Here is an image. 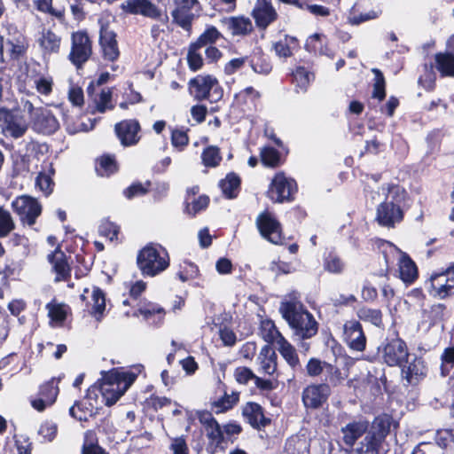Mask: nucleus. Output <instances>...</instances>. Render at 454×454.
I'll return each mask as SVG.
<instances>
[{"instance_id": "nucleus-1", "label": "nucleus", "mask_w": 454, "mask_h": 454, "mask_svg": "<svg viewBox=\"0 0 454 454\" xmlns=\"http://www.w3.org/2000/svg\"><path fill=\"white\" fill-rule=\"evenodd\" d=\"M279 312L293 330L294 341L305 352L310 348L306 340L314 337L318 331V323L296 299L290 298L280 303Z\"/></svg>"}, {"instance_id": "nucleus-2", "label": "nucleus", "mask_w": 454, "mask_h": 454, "mask_svg": "<svg viewBox=\"0 0 454 454\" xmlns=\"http://www.w3.org/2000/svg\"><path fill=\"white\" fill-rule=\"evenodd\" d=\"M392 418L389 415L382 414L376 417L363 441L349 451V454H379L382 442L390 432Z\"/></svg>"}, {"instance_id": "nucleus-3", "label": "nucleus", "mask_w": 454, "mask_h": 454, "mask_svg": "<svg viewBox=\"0 0 454 454\" xmlns=\"http://www.w3.org/2000/svg\"><path fill=\"white\" fill-rule=\"evenodd\" d=\"M387 191L386 200L378 207L376 219L382 226L394 227L403 218L401 203L404 200L406 192L396 185L388 187Z\"/></svg>"}, {"instance_id": "nucleus-4", "label": "nucleus", "mask_w": 454, "mask_h": 454, "mask_svg": "<svg viewBox=\"0 0 454 454\" xmlns=\"http://www.w3.org/2000/svg\"><path fill=\"white\" fill-rule=\"evenodd\" d=\"M103 374V385L100 387L104 396L106 398V406L114 404L127 391L136 380V374L132 372H118L114 370Z\"/></svg>"}, {"instance_id": "nucleus-5", "label": "nucleus", "mask_w": 454, "mask_h": 454, "mask_svg": "<svg viewBox=\"0 0 454 454\" xmlns=\"http://www.w3.org/2000/svg\"><path fill=\"white\" fill-rule=\"evenodd\" d=\"M137 265L144 276L154 277L169 265L167 254L161 255L153 246H146L137 255Z\"/></svg>"}, {"instance_id": "nucleus-6", "label": "nucleus", "mask_w": 454, "mask_h": 454, "mask_svg": "<svg viewBox=\"0 0 454 454\" xmlns=\"http://www.w3.org/2000/svg\"><path fill=\"white\" fill-rule=\"evenodd\" d=\"M190 93L198 101L207 98L215 102L222 98L223 92L219 87L218 81L212 75H198L189 82Z\"/></svg>"}, {"instance_id": "nucleus-7", "label": "nucleus", "mask_w": 454, "mask_h": 454, "mask_svg": "<svg viewBox=\"0 0 454 454\" xmlns=\"http://www.w3.org/2000/svg\"><path fill=\"white\" fill-rule=\"evenodd\" d=\"M121 8L128 13L140 14L164 25L168 22V14L150 0H125Z\"/></svg>"}, {"instance_id": "nucleus-8", "label": "nucleus", "mask_w": 454, "mask_h": 454, "mask_svg": "<svg viewBox=\"0 0 454 454\" xmlns=\"http://www.w3.org/2000/svg\"><path fill=\"white\" fill-rule=\"evenodd\" d=\"M13 211L18 215L22 224L33 226L42 213V206L31 196L22 195L12 202Z\"/></svg>"}, {"instance_id": "nucleus-9", "label": "nucleus", "mask_w": 454, "mask_h": 454, "mask_svg": "<svg viewBox=\"0 0 454 454\" xmlns=\"http://www.w3.org/2000/svg\"><path fill=\"white\" fill-rule=\"evenodd\" d=\"M380 352L383 361L389 366H403L410 356L406 343L398 337L387 340Z\"/></svg>"}, {"instance_id": "nucleus-10", "label": "nucleus", "mask_w": 454, "mask_h": 454, "mask_svg": "<svg viewBox=\"0 0 454 454\" xmlns=\"http://www.w3.org/2000/svg\"><path fill=\"white\" fill-rule=\"evenodd\" d=\"M295 192V181L286 177L283 173H278L271 181L268 197L274 202L283 203L293 200V194Z\"/></svg>"}, {"instance_id": "nucleus-11", "label": "nucleus", "mask_w": 454, "mask_h": 454, "mask_svg": "<svg viewBox=\"0 0 454 454\" xmlns=\"http://www.w3.org/2000/svg\"><path fill=\"white\" fill-rule=\"evenodd\" d=\"M92 46L89 35L85 32H75L72 35V47L69 59L77 67H81L91 56Z\"/></svg>"}, {"instance_id": "nucleus-12", "label": "nucleus", "mask_w": 454, "mask_h": 454, "mask_svg": "<svg viewBox=\"0 0 454 454\" xmlns=\"http://www.w3.org/2000/svg\"><path fill=\"white\" fill-rule=\"evenodd\" d=\"M99 45L102 57L107 61H115L120 56V51L116 40V34L110 28L109 23L103 19L99 20Z\"/></svg>"}, {"instance_id": "nucleus-13", "label": "nucleus", "mask_w": 454, "mask_h": 454, "mask_svg": "<svg viewBox=\"0 0 454 454\" xmlns=\"http://www.w3.org/2000/svg\"><path fill=\"white\" fill-rule=\"evenodd\" d=\"M431 294L444 299L454 294V263L444 271L430 277Z\"/></svg>"}, {"instance_id": "nucleus-14", "label": "nucleus", "mask_w": 454, "mask_h": 454, "mask_svg": "<svg viewBox=\"0 0 454 454\" xmlns=\"http://www.w3.org/2000/svg\"><path fill=\"white\" fill-rule=\"evenodd\" d=\"M176 7L171 12L173 22L186 31L192 28L195 14L192 13L194 6L199 5L198 0H175Z\"/></svg>"}, {"instance_id": "nucleus-15", "label": "nucleus", "mask_w": 454, "mask_h": 454, "mask_svg": "<svg viewBox=\"0 0 454 454\" xmlns=\"http://www.w3.org/2000/svg\"><path fill=\"white\" fill-rule=\"evenodd\" d=\"M0 126L4 134L14 138L22 137L27 129V124L22 116L13 114L5 108H0Z\"/></svg>"}, {"instance_id": "nucleus-16", "label": "nucleus", "mask_w": 454, "mask_h": 454, "mask_svg": "<svg viewBox=\"0 0 454 454\" xmlns=\"http://www.w3.org/2000/svg\"><path fill=\"white\" fill-rule=\"evenodd\" d=\"M256 224L263 238L276 245L282 243L280 223L269 212L260 214Z\"/></svg>"}, {"instance_id": "nucleus-17", "label": "nucleus", "mask_w": 454, "mask_h": 454, "mask_svg": "<svg viewBox=\"0 0 454 454\" xmlns=\"http://www.w3.org/2000/svg\"><path fill=\"white\" fill-rule=\"evenodd\" d=\"M343 338L351 349L356 351H364L365 349L366 337L358 321L349 320L344 324Z\"/></svg>"}, {"instance_id": "nucleus-18", "label": "nucleus", "mask_w": 454, "mask_h": 454, "mask_svg": "<svg viewBox=\"0 0 454 454\" xmlns=\"http://www.w3.org/2000/svg\"><path fill=\"white\" fill-rule=\"evenodd\" d=\"M331 394L329 384L311 385L302 393V401L307 408L317 409L326 402Z\"/></svg>"}, {"instance_id": "nucleus-19", "label": "nucleus", "mask_w": 454, "mask_h": 454, "mask_svg": "<svg viewBox=\"0 0 454 454\" xmlns=\"http://www.w3.org/2000/svg\"><path fill=\"white\" fill-rule=\"evenodd\" d=\"M32 124L35 131L46 135L54 133L59 127L51 112L44 108L35 109L33 113Z\"/></svg>"}, {"instance_id": "nucleus-20", "label": "nucleus", "mask_w": 454, "mask_h": 454, "mask_svg": "<svg viewBox=\"0 0 454 454\" xmlns=\"http://www.w3.org/2000/svg\"><path fill=\"white\" fill-rule=\"evenodd\" d=\"M368 429L369 421L366 419L352 420L348 422L340 428L343 443L348 448H351V451L356 441L364 434H367Z\"/></svg>"}, {"instance_id": "nucleus-21", "label": "nucleus", "mask_w": 454, "mask_h": 454, "mask_svg": "<svg viewBox=\"0 0 454 454\" xmlns=\"http://www.w3.org/2000/svg\"><path fill=\"white\" fill-rule=\"evenodd\" d=\"M256 26L265 29L278 18V13L270 0H257L252 12Z\"/></svg>"}, {"instance_id": "nucleus-22", "label": "nucleus", "mask_w": 454, "mask_h": 454, "mask_svg": "<svg viewBox=\"0 0 454 454\" xmlns=\"http://www.w3.org/2000/svg\"><path fill=\"white\" fill-rule=\"evenodd\" d=\"M115 133L124 146L136 145L139 141L137 136L140 125L136 120H125L115 124Z\"/></svg>"}, {"instance_id": "nucleus-23", "label": "nucleus", "mask_w": 454, "mask_h": 454, "mask_svg": "<svg viewBox=\"0 0 454 454\" xmlns=\"http://www.w3.org/2000/svg\"><path fill=\"white\" fill-rule=\"evenodd\" d=\"M427 369L420 357H414L407 366H403L402 374L409 385L416 386L427 376Z\"/></svg>"}, {"instance_id": "nucleus-24", "label": "nucleus", "mask_w": 454, "mask_h": 454, "mask_svg": "<svg viewBox=\"0 0 454 454\" xmlns=\"http://www.w3.org/2000/svg\"><path fill=\"white\" fill-rule=\"evenodd\" d=\"M52 270L56 273L55 281H65L70 277L71 268L66 254L58 247L48 255Z\"/></svg>"}, {"instance_id": "nucleus-25", "label": "nucleus", "mask_w": 454, "mask_h": 454, "mask_svg": "<svg viewBox=\"0 0 454 454\" xmlns=\"http://www.w3.org/2000/svg\"><path fill=\"white\" fill-rule=\"evenodd\" d=\"M242 415L254 428L264 427L270 422L269 419L265 418L262 406L256 403H246L242 409Z\"/></svg>"}, {"instance_id": "nucleus-26", "label": "nucleus", "mask_w": 454, "mask_h": 454, "mask_svg": "<svg viewBox=\"0 0 454 454\" xmlns=\"http://www.w3.org/2000/svg\"><path fill=\"white\" fill-rule=\"evenodd\" d=\"M222 23L233 36H246L253 31L252 21L247 17H229L223 19Z\"/></svg>"}, {"instance_id": "nucleus-27", "label": "nucleus", "mask_w": 454, "mask_h": 454, "mask_svg": "<svg viewBox=\"0 0 454 454\" xmlns=\"http://www.w3.org/2000/svg\"><path fill=\"white\" fill-rule=\"evenodd\" d=\"M342 359L345 364V368L342 370L331 364L325 363L326 380L334 387L342 384L343 381L348 377L349 366L353 365L354 364L353 359L350 357L344 356Z\"/></svg>"}, {"instance_id": "nucleus-28", "label": "nucleus", "mask_w": 454, "mask_h": 454, "mask_svg": "<svg viewBox=\"0 0 454 454\" xmlns=\"http://www.w3.org/2000/svg\"><path fill=\"white\" fill-rule=\"evenodd\" d=\"M260 370L268 375H273L278 368V356L274 349L269 345L262 348L257 357Z\"/></svg>"}, {"instance_id": "nucleus-29", "label": "nucleus", "mask_w": 454, "mask_h": 454, "mask_svg": "<svg viewBox=\"0 0 454 454\" xmlns=\"http://www.w3.org/2000/svg\"><path fill=\"white\" fill-rule=\"evenodd\" d=\"M399 273L401 279L406 284H411L418 278L417 266L405 253H402L399 259Z\"/></svg>"}, {"instance_id": "nucleus-30", "label": "nucleus", "mask_w": 454, "mask_h": 454, "mask_svg": "<svg viewBox=\"0 0 454 454\" xmlns=\"http://www.w3.org/2000/svg\"><path fill=\"white\" fill-rule=\"evenodd\" d=\"M278 350L293 370L301 368L297 351L295 348L286 340V338H281L278 341Z\"/></svg>"}, {"instance_id": "nucleus-31", "label": "nucleus", "mask_w": 454, "mask_h": 454, "mask_svg": "<svg viewBox=\"0 0 454 454\" xmlns=\"http://www.w3.org/2000/svg\"><path fill=\"white\" fill-rule=\"evenodd\" d=\"M6 45L11 58L18 59L26 53L28 42L22 34H17L7 40Z\"/></svg>"}, {"instance_id": "nucleus-32", "label": "nucleus", "mask_w": 454, "mask_h": 454, "mask_svg": "<svg viewBox=\"0 0 454 454\" xmlns=\"http://www.w3.org/2000/svg\"><path fill=\"white\" fill-rule=\"evenodd\" d=\"M61 38L51 30H44L39 38V44L44 53H56L60 47Z\"/></svg>"}, {"instance_id": "nucleus-33", "label": "nucleus", "mask_w": 454, "mask_h": 454, "mask_svg": "<svg viewBox=\"0 0 454 454\" xmlns=\"http://www.w3.org/2000/svg\"><path fill=\"white\" fill-rule=\"evenodd\" d=\"M44 390H50L51 396L32 401V406L38 411H43L47 405L53 403L59 393L58 387L54 385L53 381H50L41 387V395H44Z\"/></svg>"}, {"instance_id": "nucleus-34", "label": "nucleus", "mask_w": 454, "mask_h": 454, "mask_svg": "<svg viewBox=\"0 0 454 454\" xmlns=\"http://www.w3.org/2000/svg\"><path fill=\"white\" fill-rule=\"evenodd\" d=\"M66 1L67 0H37L35 4L39 11L49 12L53 16L61 18L65 13V7L60 4Z\"/></svg>"}, {"instance_id": "nucleus-35", "label": "nucleus", "mask_w": 454, "mask_h": 454, "mask_svg": "<svg viewBox=\"0 0 454 454\" xmlns=\"http://www.w3.org/2000/svg\"><path fill=\"white\" fill-rule=\"evenodd\" d=\"M54 175V169L51 165L48 171L40 172L35 178V185L45 195H50L54 188V182L51 176Z\"/></svg>"}, {"instance_id": "nucleus-36", "label": "nucleus", "mask_w": 454, "mask_h": 454, "mask_svg": "<svg viewBox=\"0 0 454 454\" xmlns=\"http://www.w3.org/2000/svg\"><path fill=\"white\" fill-rule=\"evenodd\" d=\"M436 68L442 75L454 76V55L451 53H437L435 55Z\"/></svg>"}, {"instance_id": "nucleus-37", "label": "nucleus", "mask_w": 454, "mask_h": 454, "mask_svg": "<svg viewBox=\"0 0 454 454\" xmlns=\"http://www.w3.org/2000/svg\"><path fill=\"white\" fill-rule=\"evenodd\" d=\"M15 221L11 212L0 206V238H6L15 229Z\"/></svg>"}, {"instance_id": "nucleus-38", "label": "nucleus", "mask_w": 454, "mask_h": 454, "mask_svg": "<svg viewBox=\"0 0 454 454\" xmlns=\"http://www.w3.org/2000/svg\"><path fill=\"white\" fill-rule=\"evenodd\" d=\"M240 184L239 177L233 174H228L226 178L220 182V187L223 194L229 198H235L237 196V190Z\"/></svg>"}, {"instance_id": "nucleus-39", "label": "nucleus", "mask_w": 454, "mask_h": 454, "mask_svg": "<svg viewBox=\"0 0 454 454\" xmlns=\"http://www.w3.org/2000/svg\"><path fill=\"white\" fill-rule=\"evenodd\" d=\"M95 109L99 113L114 109L112 104V91L109 89H102L101 92L93 98Z\"/></svg>"}, {"instance_id": "nucleus-40", "label": "nucleus", "mask_w": 454, "mask_h": 454, "mask_svg": "<svg viewBox=\"0 0 454 454\" xmlns=\"http://www.w3.org/2000/svg\"><path fill=\"white\" fill-rule=\"evenodd\" d=\"M357 317L359 319L370 322L376 326H380L382 323V313L380 309L363 307L358 309Z\"/></svg>"}, {"instance_id": "nucleus-41", "label": "nucleus", "mask_w": 454, "mask_h": 454, "mask_svg": "<svg viewBox=\"0 0 454 454\" xmlns=\"http://www.w3.org/2000/svg\"><path fill=\"white\" fill-rule=\"evenodd\" d=\"M201 48L195 43H191L188 48L187 61L191 70L197 71L203 66V59L200 50Z\"/></svg>"}, {"instance_id": "nucleus-42", "label": "nucleus", "mask_w": 454, "mask_h": 454, "mask_svg": "<svg viewBox=\"0 0 454 454\" xmlns=\"http://www.w3.org/2000/svg\"><path fill=\"white\" fill-rule=\"evenodd\" d=\"M372 72L374 74V83H373V91L372 97L374 98H378L379 100H383L386 97L385 91V78L382 72L378 68H372Z\"/></svg>"}, {"instance_id": "nucleus-43", "label": "nucleus", "mask_w": 454, "mask_h": 454, "mask_svg": "<svg viewBox=\"0 0 454 454\" xmlns=\"http://www.w3.org/2000/svg\"><path fill=\"white\" fill-rule=\"evenodd\" d=\"M202 162L206 167H216L222 157L219 153V149L216 146H208L202 153Z\"/></svg>"}, {"instance_id": "nucleus-44", "label": "nucleus", "mask_w": 454, "mask_h": 454, "mask_svg": "<svg viewBox=\"0 0 454 454\" xmlns=\"http://www.w3.org/2000/svg\"><path fill=\"white\" fill-rule=\"evenodd\" d=\"M221 36V33L215 27H210L193 43L202 48L207 44L215 43Z\"/></svg>"}, {"instance_id": "nucleus-45", "label": "nucleus", "mask_w": 454, "mask_h": 454, "mask_svg": "<svg viewBox=\"0 0 454 454\" xmlns=\"http://www.w3.org/2000/svg\"><path fill=\"white\" fill-rule=\"evenodd\" d=\"M262 328L263 338L268 342H276L278 345L280 339L285 338L271 321L263 322Z\"/></svg>"}, {"instance_id": "nucleus-46", "label": "nucleus", "mask_w": 454, "mask_h": 454, "mask_svg": "<svg viewBox=\"0 0 454 454\" xmlns=\"http://www.w3.org/2000/svg\"><path fill=\"white\" fill-rule=\"evenodd\" d=\"M205 430L207 438L216 447L222 446V444L225 442L223 431L222 430L218 422H215L214 425L207 427L205 428Z\"/></svg>"}, {"instance_id": "nucleus-47", "label": "nucleus", "mask_w": 454, "mask_h": 454, "mask_svg": "<svg viewBox=\"0 0 454 454\" xmlns=\"http://www.w3.org/2000/svg\"><path fill=\"white\" fill-rule=\"evenodd\" d=\"M441 374L446 377L454 366V347L446 348L441 356Z\"/></svg>"}, {"instance_id": "nucleus-48", "label": "nucleus", "mask_w": 454, "mask_h": 454, "mask_svg": "<svg viewBox=\"0 0 454 454\" xmlns=\"http://www.w3.org/2000/svg\"><path fill=\"white\" fill-rule=\"evenodd\" d=\"M99 234L109 239L110 241L117 239L119 227L108 220H103L98 227Z\"/></svg>"}, {"instance_id": "nucleus-49", "label": "nucleus", "mask_w": 454, "mask_h": 454, "mask_svg": "<svg viewBox=\"0 0 454 454\" xmlns=\"http://www.w3.org/2000/svg\"><path fill=\"white\" fill-rule=\"evenodd\" d=\"M239 399V393L232 392L231 395L225 394L221 399L215 403V406L219 408V412L231 409Z\"/></svg>"}, {"instance_id": "nucleus-50", "label": "nucleus", "mask_w": 454, "mask_h": 454, "mask_svg": "<svg viewBox=\"0 0 454 454\" xmlns=\"http://www.w3.org/2000/svg\"><path fill=\"white\" fill-rule=\"evenodd\" d=\"M46 308L49 317L52 321L61 324L66 320L67 309L64 305L48 303Z\"/></svg>"}, {"instance_id": "nucleus-51", "label": "nucleus", "mask_w": 454, "mask_h": 454, "mask_svg": "<svg viewBox=\"0 0 454 454\" xmlns=\"http://www.w3.org/2000/svg\"><path fill=\"white\" fill-rule=\"evenodd\" d=\"M294 80L296 85L301 88V90H306L311 76H313L306 68L299 67L295 69L293 74Z\"/></svg>"}, {"instance_id": "nucleus-52", "label": "nucleus", "mask_w": 454, "mask_h": 454, "mask_svg": "<svg viewBox=\"0 0 454 454\" xmlns=\"http://www.w3.org/2000/svg\"><path fill=\"white\" fill-rule=\"evenodd\" d=\"M261 158L264 165L276 167L279 161V153L272 147H265L261 152Z\"/></svg>"}, {"instance_id": "nucleus-53", "label": "nucleus", "mask_w": 454, "mask_h": 454, "mask_svg": "<svg viewBox=\"0 0 454 454\" xmlns=\"http://www.w3.org/2000/svg\"><path fill=\"white\" fill-rule=\"evenodd\" d=\"M35 87L38 93L48 96L52 91L53 80L51 77L41 76L35 80Z\"/></svg>"}, {"instance_id": "nucleus-54", "label": "nucleus", "mask_w": 454, "mask_h": 454, "mask_svg": "<svg viewBox=\"0 0 454 454\" xmlns=\"http://www.w3.org/2000/svg\"><path fill=\"white\" fill-rule=\"evenodd\" d=\"M97 170L100 176H108L116 170V163L110 156H103L99 160V168Z\"/></svg>"}, {"instance_id": "nucleus-55", "label": "nucleus", "mask_w": 454, "mask_h": 454, "mask_svg": "<svg viewBox=\"0 0 454 454\" xmlns=\"http://www.w3.org/2000/svg\"><path fill=\"white\" fill-rule=\"evenodd\" d=\"M102 385L103 377L87 390L86 398L90 401H94L95 404H98V399L100 395L102 398L101 402L106 405V398L104 396L100 387Z\"/></svg>"}, {"instance_id": "nucleus-56", "label": "nucleus", "mask_w": 454, "mask_h": 454, "mask_svg": "<svg viewBox=\"0 0 454 454\" xmlns=\"http://www.w3.org/2000/svg\"><path fill=\"white\" fill-rule=\"evenodd\" d=\"M92 300L94 301L93 310L95 313L101 315L106 308V300L103 292L95 287L92 292Z\"/></svg>"}, {"instance_id": "nucleus-57", "label": "nucleus", "mask_w": 454, "mask_h": 454, "mask_svg": "<svg viewBox=\"0 0 454 454\" xmlns=\"http://www.w3.org/2000/svg\"><path fill=\"white\" fill-rule=\"evenodd\" d=\"M344 263L335 255H329L325 262V269L331 273H340L343 270Z\"/></svg>"}, {"instance_id": "nucleus-58", "label": "nucleus", "mask_w": 454, "mask_h": 454, "mask_svg": "<svg viewBox=\"0 0 454 454\" xmlns=\"http://www.w3.org/2000/svg\"><path fill=\"white\" fill-rule=\"evenodd\" d=\"M236 380L240 384H247L249 380L255 379L256 375L247 367H238L234 372Z\"/></svg>"}, {"instance_id": "nucleus-59", "label": "nucleus", "mask_w": 454, "mask_h": 454, "mask_svg": "<svg viewBox=\"0 0 454 454\" xmlns=\"http://www.w3.org/2000/svg\"><path fill=\"white\" fill-rule=\"evenodd\" d=\"M325 362H321L317 358H310L306 365L308 375L315 377L321 374L325 368Z\"/></svg>"}, {"instance_id": "nucleus-60", "label": "nucleus", "mask_w": 454, "mask_h": 454, "mask_svg": "<svg viewBox=\"0 0 454 454\" xmlns=\"http://www.w3.org/2000/svg\"><path fill=\"white\" fill-rule=\"evenodd\" d=\"M171 142L175 147H178L182 150L187 145L189 138L186 132L176 129L172 131Z\"/></svg>"}, {"instance_id": "nucleus-61", "label": "nucleus", "mask_w": 454, "mask_h": 454, "mask_svg": "<svg viewBox=\"0 0 454 454\" xmlns=\"http://www.w3.org/2000/svg\"><path fill=\"white\" fill-rule=\"evenodd\" d=\"M169 448L173 451V454L189 453V450L185 442V440L182 437L173 439Z\"/></svg>"}, {"instance_id": "nucleus-62", "label": "nucleus", "mask_w": 454, "mask_h": 454, "mask_svg": "<svg viewBox=\"0 0 454 454\" xmlns=\"http://www.w3.org/2000/svg\"><path fill=\"white\" fill-rule=\"evenodd\" d=\"M219 335L225 346L231 347L236 343L237 337L232 330L228 327L220 329Z\"/></svg>"}, {"instance_id": "nucleus-63", "label": "nucleus", "mask_w": 454, "mask_h": 454, "mask_svg": "<svg viewBox=\"0 0 454 454\" xmlns=\"http://www.w3.org/2000/svg\"><path fill=\"white\" fill-rule=\"evenodd\" d=\"M39 434L48 441H52L57 434V426L53 423L46 422L41 426Z\"/></svg>"}, {"instance_id": "nucleus-64", "label": "nucleus", "mask_w": 454, "mask_h": 454, "mask_svg": "<svg viewBox=\"0 0 454 454\" xmlns=\"http://www.w3.org/2000/svg\"><path fill=\"white\" fill-rule=\"evenodd\" d=\"M147 188L145 187L142 184L137 183L130 185L124 192L126 197L128 199H132L136 196L144 195L147 192Z\"/></svg>"}]
</instances>
